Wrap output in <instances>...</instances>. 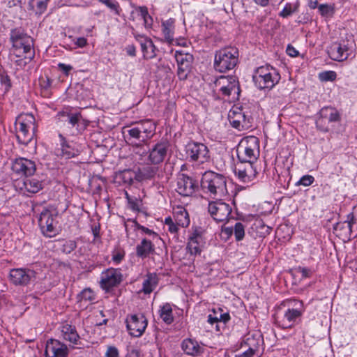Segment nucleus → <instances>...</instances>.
I'll list each match as a JSON object with an SVG mask.
<instances>
[{
  "instance_id": "1",
  "label": "nucleus",
  "mask_w": 357,
  "mask_h": 357,
  "mask_svg": "<svg viewBox=\"0 0 357 357\" xmlns=\"http://www.w3.org/2000/svg\"><path fill=\"white\" fill-rule=\"evenodd\" d=\"M10 40L12 43L14 54L17 57H23V59L17 60V65L25 66L31 61L35 55L33 49V40L20 28L11 29Z\"/></svg>"
},
{
  "instance_id": "2",
  "label": "nucleus",
  "mask_w": 357,
  "mask_h": 357,
  "mask_svg": "<svg viewBox=\"0 0 357 357\" xmlns=\"http://www.w3.org/2000/svg\"><path fill=\"white\" fill-rule=\"evenodd\" d=\"M156 124L151 119L132 122L123 128L128 144L147 143L155 135Z\"/></svg>"
},
{
  "instance_id": "3",
  "label": "nucleus",
  "mask_w": 357,
  "mask_h": 357,
  "mask_svg": "<svg viewBox=\"0 0 357 357\" xmlns=\"http://www.w3.org/2000/svg\"><path fill=\"white\" fill-rule=\"evenodd\" d=\"M201 187L213 199H218L227 194L226 177L220 174L208 171L202 178Z\"/></svg>"
},
{
  "instance_id": "4",
  "label": "nucleus",
  "mask_w": 357,
  "mask_h": 357,
  "mask_svg": "<svg viewBox=\"0 0 357 357\" xmlns=\"http://www.w3.org/2000/svg\"><path fill=\"white\" fill-rule=\"evenodd\" d=\"M15 128L19 143L27 145L33 139L37 128L34 116L30 113L20 114L15 121Z\"/></svg>"
},
{
  "instance_id": "5",
  "label": "nucleus",
  "mask_w": 357,
  "mask_h": 357,
  "mask_svg": "<svg viewBox=\"0 0 357 357\" xmlns=\"http://www.w3.org/2000/svg\"><path fill=\"white\" fill-rule=\"evenodd\" d=\"M236 152L240 163L253 165L259 156V138L253 135L243 137L237 146Z\"/></svg>"
},
{
  "instance_id": "6",
  "label": "nucleus",
  "mask_w": 357,
  "mask_h": 357,
  "mask_svg": "<svg viewBox=\"0 0 357 357\" xmlns=\"http://www.w3.org/2000/svg\"><path fill=\"white\" fill-rule=\"evenodd\" d=\"M289 306L283 314H278L275 316V322L282 328H289L297 324L305 311L303 303L299 300H291L289 301Z\"/></svg>"
},
{
  "instance_id": "7",
  "label": "nucleus",
  "mask_w": 357,
  "mask_h": 357,
  "mask_svg": "<svg viewBox=\"0 0 357 357\" xmlns=\"http://www.w3.org/2000/svg\"><path fill=\"white\" fill-rule=\"evenodd\" d=\"M238 50L235 47H226L216 51L214 68L220 73L232 70L238 63Z\"/></svg>"
},
{
  "instance_id": "8",
  "label": "nucleus",
  "mask_w": 357,
  "mask_h": 357,
  "mask_svg": "<svg viewBox=\"0 0 357 357\" xmlns=\"http://www.w3.org/2000/svg\"><path fill=\"white\" fill-rule=\"evenodd\" d=\"M280 79L279 73L270 66L259 67L253 75L255 84L260 90L271 89Z\"/></svg>"
},
{
  "instance_id": "9",
  "label": "nucleus",
  "mask_w": 357,
  "mask_h": 357,
  "mask_svg": "<svg viewBox=\"0 0 357 357\" xmlns=\"http://www.w3.org/2000/svg\"><path fill=\"white\" fill-rule=\"evenodd\" d=\"M215 85L218 88L222 98L232 96L234 100L238 99L241 89L238 79L236 76H220L215 80Z\"/></svg>"
},
{
  "instance_id": "10",
  "label": "nucleus",
  "mask_w": 357,
  "mask_h": 357,
  "mask_svg": "<svg viewBox=\"0 0 357 357\" xmlns=\"http://www.w3.org/2000/svg\"><path fill=\"white\" fill-rule=\"evenodd\" d=\"M60 115L63 118V125L71 135H77L83 132L89 125L80 112H62Z\"/></svg>"
},
{
  "instance_id": "11",
  "label": "nucleus",
  "mask_w": 357,
  "mask_h": 357,
  "mask_svg": "<svg viewBox=\"0 0 357 357\" xmlns=\"http://www.w3.org/2000/svg\"><path fill=\"white\" fill-rule=\"evenodd\" d=\"M57 215L54 214L50 210L44 208L40 213L38 225L42 234L48 238L54 237L59 231L56 228V218Z\"/></svg>"
},
{
  "instance_id": "12",
  "label": "nucleus",
  "mask_w": 357,
  "mask_h": 357,
  "mask_svg": "<svg viewBox=\"0 0 357 357\" xmlns=\"http://www.w3.org/2000/svg\"><path fill=\"white\" fill-rule=\"evenodd\" d=\"M185 154L189 161L203 164L210 158L208 147L199 142H190L185 146Z\"/></svg>"
},
{
  "instance_id": "13",
  "label": "nucleus",
  "mask_w": 357,
  "mask_h": 357,
  "mask_svg": "<svg viewBox=\"0 0 357 357\" xmlns=\"http://www.w3.org/2000/svg\"><path fill=\"white\" fill-rule=\"evenodd\" d=\"M261 342H262V339L260 335H252L246 339L245 344L248 347V349L243 350V348H241L236 351L227 352L225 357H256Z\"/></svg>"
},
{
  "instance_id": "14",
  "label": "nucleus",
  "mask_w": 357,
  "mask_h": 357,
  "mask_svg": "<svg viewBox=\"0 0 357 357\" xmlns=\"http://www.w3.org/2000/svg\"><path fill=\"white\" fill-rule=\"evenodd\" d=\"M123 280L121 269L109 268L102 271L100 275V286L107 292L117 287Z\"/></svg>"
},
{
  "instance_id": "15",
  "label": "nucleus",
  "mask_w": 357,
  "mask_h": 357,
  "mask_svg": "<svg viewBox=\"0 0 357 357\" xmlns=\"http://www.w3.org/2000/svg\"><path fill=\"white\" fill-rule=\"evenodd\" d=\"M126 323L129 334L135 337H141L148 325L147 319L143 314L128 315Z\"/></svg>"
},
{
  "instance_id": "16",
  "label": "nucleus",
  "mask_w": 357,
  "mask_h": 357,
  "mask_svg": "<svg viewBox=\"0 0 357 357\" xmlns=\"http://www.w3.org/2000/svg\"><path fill=\"white\" fill-rule=\"evenodd\" d=\"M10 281L15 286L25 287L36 279V272L31 268H13L9 274Z\"/></svg>"
},
{
  "instance_id": "17",
  "label": "nucleus",
  "mask_w": 357,
  "mask_h": 357,
  "mask_svg": "<svg viewBox=\"0 0 357 357\" xmlns=\"http://www.w3.org/2000/svg\"><path fill=\"white\" fill-rule=\"evenodd\" d=\"M192 233L188 237L187 249L190 255H200L202 248L205 245L204 234L206 230L202 227L193 226Z\"/></svg>"
},
{
  "instance_id": "18",
  "label": "nucleus",
  "mask_w": 357,
  "mask_h": 357,
  "mask_svg": "<svg viewBox=\"0 0 357 357\" xmlns=\"http://www.w3.org/2000/svg\"><path fill=\"white\" fill-rule=\"evenodd\" d=\"M208 211L216 222H223L230 215L231 207L229 204L218 199L209 202Z\"/></svg>"
},
{
  "instance_id": "19",
  "label": "nucleus",
  "mask_w": 357,
  "mask_h": 357,
  "mask_svg": "<svg viewBox=\"0 0 357 357\" xmlns=\"http://www.w3.org/2000/svg\"><path fill=\"white\" fill-rule=\"evenodd\" d=\"M175 59L178 66L177 75L179 79L185 80L191 71L193 56L190 53L176 51Z\"/></svg>"
},
{
  "instance_id": "20",
  "label": "nucleus",
  "mask_w": 357,
  "mask_h": 357,
  "mask_svg": "<svg viewBox=\"0 0 357 357\" xmlns=\"http://www.w3.org/2000/svg\"><path fill=\"white\" fill-rule=\"evenodd\" d=\"M12 171L19 176H30L34 174L36 165L34 161L25 158H16L12 163Z\"/></svg>"
},
{
  "instance_id": "21",
  "label": "nucleus",
  "mask_w": 357,
  "mask_h": 357,
  "mask_svg": "<svg viewBox=\"0 0 357 357\" xmlns=\"http://www.w3.org/2000/svg\"><path fill=\"white\" fill-rule=\"evenodd\" d=\"M169 148V144L167 141H160L154 144L149 149L148 164L155 165L162 162L167 155Z\"/></svg>"
},
{
  "instance_id": "22",
  "label": "nucleus",
  "mask_w": 357,
  "mask_h": 357,
  "mask_svg": "<svg viewBox=\"0 0 357 357\" xmlns=\"http://www.w3.org/2000/svg\"><path fill=\"white\" fill-rule=\"evenodd\" d=\"M228 119L231 126L238 130H245L250 127V117L247 116L240 107L231 109Z\"/></svg>"
},
{
  "instance_id": "23",
  "label": "nucleus",
  "mask_w": 357,
  "mask_h": 357,
  "mask_svg": "<svg viewBox=\"0 0 357 357\" xmlns=\"http://www.w3.org/2000/svg\"><path fill=\"white\" fill-rule=\"evenodd\" d=\"M198 188L197 183L192 177L181 174L176 179V192L184 197L191 196Z\"/></svg>"
},
{
  "instance_id": "24",
  "label": "nucleus",
  "mask_w": 357,
  "mask_h": 357,
  "mask_svg": "<svg viewBox=\"0 0 357 357\" xmlns=\"http://www.w3.org/2000/svg\"><path fill=\"white\" fill-rule=\"evenodd\" d=\"M68 349L67 346L55 339H50L46 343L45 357H68Z\"/></svg>"
},
{
  "instance_id": "25",
  "label": "nucleus",
  "mask_w": 357,
  "mask_h": 357,
  "mask_svg": "<svg viewBox=\"0 0 357 357\" xmlns=\"http://www.w3.org/2000/svg\"><path fill=\"white\" fill-rule=\"evenodd\" d=\"M230 319L228 312H222L221 308H218L217 310L213 309L212 313L208 315L207 321L211 325L215 324L216 331L220 332L225 328L226 324Z\"/></svg>"
},
{
  "instance_id": "26",
  "label": "nucleus",
  "mask_w": 357,
  "mask_h": 357,
  "mask_svg": "<svg viewBox=\"0 0 357 357\" xmlns=\"http://www.w3.org/2000/svg\"><path fill=\"white\" fill-rule=\"evenodd\" d=\"M234 172L238 179L243 183L251 181L252 178L255 177L257 174L253 165L250 163L237 164L235 167Z\"/></svg>"
},
{
  "instance_id": "27",
  "label": "nucleus",
  "mask_w": 357,
  "mask_h": 357,
  "mask_svg": "<svg viewBox=\"0 0 357 357\" xmlns=\"http://www.w3.org/2000/svg\"><path fill=\"white\" fill-rule=\"evenodd\" d=\"M60 331L64 340L74 345L79 344L80 337L75 326L68 323H63L60 326Z\"/></svg>"
},
{
  "instance_id": "28",
  "label": "nucleus",
  "mask_w": 357,
  "mask_h": 357,
  "mask_svg": "<svg viewBox=\"0 0 357 357\" xmlns=\"http://www.w3.org/2000/svg\"><path fill=\"white\" fill-rule=\"evenodd\" d=\"M348 48L344 44L333 43L328 49V54L331 59L343 61L349 56Z\"/></svg>"
},
{
  "instance_id": "29",
  "label": "nucleus",
  "mask_w": 357,
  "mask_h": 357,
  "mask_svg": "<svg viewBox=\"0 0 357 357\" xmlns=\"http://www.w3.org/2000/svg\"><path fill=\"white\" fill-rule=\"evenodd\" d=\"M135 37L140 44L144 59H149L155 57V47L151 39L142 35H135Z\"/></svg>"
},
{
  "instance_id": "30",
  "label": "nucleus",
  "mask_w": 357,
  "mask_h": 357,
  "mask_svg": "<svg viewBox=\"0 0 357 357\" xmlns=\"http://www.w3.org/2000/svg\"><path fill=\"white\" fill-rule=\"evenodd\" d=\"M181 349L183 352L188 356H197L201 355L204 349L199 343L192 339L188 338L183 340Z\"/></svg>"
},
{
  "instance_id": "31",
  "label": "nucleus",
  "mask_w": 357,
  "mask_h": 357,
  "mask_svg": "<svg viewBox=\"0 0 357 357\" xmlns=\"http://www.w3.org/2000/svg\"><path fill=\"white\" fill-rule=\"evenodd\" d=\"M155 253V246L153 243L147 238H143L136 246V255L142 259H146L150 255Z\"/></svg>"
},
{
  "instance_id": "32",
  "label": "nucleus",
  "mask_w": 357,
  "mask_h": 357,
  "mask_svg": "<svg viewBox=\"0 0 357 357\" xmlns=\"http://www.w3.org/2000/svg\"><path fill=\"white\" fill-rule=\"evenodd\" d=\"M333 233L339 238L345 241L351 237L352 230L345 220L340 221L333 225Z\"/></svg>"
},
{
  "instance_id": "33",
  "label": "nucleus",
  "mask_w": 357,
  "mask_h": 357,
  "mask_svg": "<svg viewBox=\"0 0 357 357\" xmlns=\"http://www.w3.org/2000/svg\"><path fill=\"white\" fill-rule=\"evenodd\" d=\"M146 143H137L131 144L132 146V151L135 157V160H138L139 163L148 164V155L149 153V148L146 145Z\"/></svg>"
},
{
  "instance_id": "34",
  "label": "nucleus",
  "mask_w": 357,
  "mask_h": 357,
  "mask_svg": "<svg viewBox=\"0 0 357 357\" xmlns=\"http://www.w3.org/2000/svg\"><path fill=\"white\" fill-rule=\"evenodd\" d=\"M174 218L176 224L181 227H187L190 225V218L188 211L183 206L174 208Z\"/></svg>"
},
{
  "instance_id": "35",
  "label": "nucleus",
  "mask_w": 357,
  "mask_h": 357,
  "mask_svg": "<svg viewBox=\"0 0 357 357\" xmlns=\"http://www.w3.org/2000/svg\"><path fill=\"white\" fill-rule=\"evenodd\" d=\"M158 277L155 273H149L143 282L142 291L149 294L151 293L158 284Z\"/></svg>"
},
{
  "instance_id": "36",
  "label": "nucleus",
  "mask_w": 357,
  "mask_h": 357,
  "mask_svg": "<svg viewBox=\"0 0 357 357\" xmlns=\"http://www.w3.org/2000/svg\"><path fill=\"white\" fill-rule=\"evenodd\" d=\"M174 19L170 18L162 22L163 36L165 40L169 43L174 40Z\"/></svg>"
},
{
  "instance_id": "37",
  "label": "nucleus",
  "mask_w": 357,
  "mask_h": 357,
  "mask_svg": "<svg viewBox=\"0 0 357 357\" xmlns=\"http://www.w3.org/2000/svg\"><path fill=\"white\" fill-rule=\"evenodd\" d=\"M319 115L325 118L326 119V122L328 123L337 122L340 120V116L338 111L331 107H323L319 112Z\"/></svg>"
},
{
  "instance_id": "38",
  "label": "nucleus",
  "mask_w": 357,
  "mask_h": 357,
  "mask_svg": "<svg viewBox=\"0 0 357 357\" xmlns=\"http://www.w3.org/2000/svg\"><path fill=\"white\" fill-rule=\"evenodd\" d=\"M160 317L166 324H171L174 321V316L172 305L169 303H166L160 307L159 310Z\"/></svg>"
},
{
  "instance_id": "39",
  "label": "nucleus",
  "mask_w": 357,
  "mask_h": 357,
  "mask_svg": "<svg viewBox=\"0 0 357 357\" xmlns=\"http://www.w3.org/2000/svg\"><path fill=\"white\" fill-rule=\"evenodd\" d=\"M23 185L24 189L31 193H37L43 188V184L40 181L36 178H26Z\"/></svg>"
},
{
  "instance_id": "40",
  "label": "nucleus",
  "mask_w": 357,
  "mask_h": 357,
  "mask_svg": "<svg viewBox=\"0 0 357 357\" xmlns=\"http://www.w3.org/2000/svg\"><path fill=\"white\" fill-rule=\"evenodd\" d=\"M158 167L147 166L140 169L136 174V179L141 181L144 180L151 179L155 176L158 172Z\"/></svg>"
},
{
  "instance_id": "41",
  "label": "nucleus",
  "mask_w": 357,
  "mask_h": 357,
  "mask_svg": "<svg viewBox=\"0 0 357 357\" xmlns=\"http://www.w3.org/2000/svg\"><path fill=\"white\" fill-rule=\"evenodd\" d=\"M78 153V150L63 142L61 144V148L57 150L56 154L57 155L65 158L66 159H70L77 155Z\"/></svg>"
},
{
  "instance_id": "42",
  "label": "nucleus",
  "mask_w": 357,
  "mask_h": 357,
  "mask_svg": "<svg viewBox=\"0 0 357 357\" xmlns=\"http://www.w3.org/2000/svg\"><path fill=\"white\" fill-rule=\"evenodd\" d=\"M52 84L51 79L47 77H40L39 78V85L42 90V93L45 96H47L49 95V89Z\"/></svg>"
},
{
  "instance_id": "43",
  "label": "nucleus",
  "mask_w": 357,
  "mask_h": 357,
  "mask_svg": "<svg viewBox=\"0 0 357 357\" xmlns=\"http://www.w3.org/2000/svg\"><path fill=\"white\" fill-rule=\"evenodd\" d=\"M298 8V3L293 6L290 3H286L282 10L280 13L279 15L283 18L288 17L293 13L296 12Z\"/></svg>"
},
{
  "instance_id": "44",
  "label": "nucleus",
  "mask_w": 357,
  "mask_h": 357,
  "mask_svg": "<svg viewBox=\"0 0 357 357\" xmlns=\"http://www.w3.org/2000/svg\"><path fill=\"white\" fill-rule=\"evenodd\" d=\"M234 234L236 241H240L245 236V226L240 222L235 224L234 227Z\"/></svg>"
},
{
  "instance_id": "45",
  "label": "nucleus",
  "mask_w": 357,
  "mask_h": 357,
  "mask_svg": "<svg viewBox=\"0 0 357 357\" xmlns=\"http://www.w3.org/2000/svg\"><path fill=\"white\" fill-rule=\"evenodd\" d=\"M126 252L121 248L115 249L112 252V259L115 264H119L124 259Z\"/></svg>"
},
{
  "instance_id": "46",
  "label": "nucleus",
  "mask_w": 357,
  "mask_h": 357,
  "mask_svg": "<svg viewBox=\"0 0 357 357\" xmlns=\"http://www.w3.org/2000/svg\"><path fill=\"white\" fill-rule=\"evenodd\" d=\"M336 77V73L332 70L322 72L319 75V78L322 82L334 81Z\"/></svg>"
},
{
  "instance_id": "47",
  "label": "nucleus",
  "mask_w": 357,
  "mask_h": 357,
  "mask_svg": "<svg viewBox=\"0 0 357 357\" xmlns=\"http://www.w3.org/2000/svg\"><path fill=\"white\" fill-rule=\"evenodd\" d=\"M316 126L318 130L324 132H327L329 130L328 123L326 122V119L321 115L316 120Z\"/></svg>"
},
{
  "instance_id": "48",
  "label": "nucleus",
  "mask_w": 357,
  "mask_h": 357,
  "mask_svg": "<svg viewBox=\"0 0 357 357\" xmlns=\"http://www.w3.org/2000/svg\"><path fill=\"white\" fill-rule=\"evenodd\" d=\"M77 248V243L73 240L66 241L62 245L61 250L66 254L71 253Z\"/></svg>"
},
{
  "instance_id": "49",
  "label": "nucleus",
  "mask_w": 357,
  "mask_h": 357,
  "mask_svg": "<svg viewBox=\"0 0 357 357\" xmlns=\"http://www.w3.org/2000/svg\"><path fill=\"white\" fill-rule=\"evenodd\" d=\"M314 181V178L312 175H304L296 183V185L310 186Z\"/></svg>"
},
{
  "instance_id": "50",
  "label": "nucleus",
  "mask_w": 357,
  "mask_h": 357,
  "mask_svg": "<svg viewBox=\"0 0 357 357\" xmlns=\"http://www.w3.org/2000/svg\"><path fill=\"white\" fill-rule=\"evenodd\" d=\"M0 84L4 88L5 91H8L11 86L10 79L6 74H0Z\"/></svg>"
},
{
  "instance_id": "51",
  "label": "nucleus",
  "mask_w": 357,
  "mask_h": 357,
  "mask_svg": "<svg viewBox=\"0 0 357 357\" xmlns=\"http://www.w3.org/2000/svg\"><path fill=\"white\" fill-rule=\"evenodd\" d=\"M82 300L93 301L95 299L94 293L90 289H85L81 292Z\"/></svg>"
},
{
  "instance_id": "52",
  "label": "nucleus",
  "mask_w": 357,
  "mask_h": 357,
  "mask_svg": "<svg viewBox=\"0 0 357 357\" xmlns=\"http://www.w3.org/2000/svg\"><path fill=\"white\" fill-rule=\"evenodd\" d=\"M126 198L128 199V204L130 205V207L134 210H139V202L136 198L133 199L132 197H130L127 192H126Z\"/></svg>"
},
{
  "instance_id": "53",
  "label": "nucleus",
  "mask_w": 357,
  "mask_h": 357,
  "mask_svg": "<svg viewBox=\"0 0 357 357\" xmlns=\"http://www.w3.org/2000/svg\"><path fill=\"white\" fill-rule=\"evenodd\" d=\"M347 225L349 226L350 229H352L353 227L357 224V220L355 214L351 212L347 214L346 220H344Z\"/></svg>"
},
{
  "instance_id": "54",
  "label": "nucleus",
  "mask_w": 357,
  "mask_h": 357,
  "mask_svg": "<svg viewBox=\"0 0 357 357\" xmlns=\"http://www.w3.org/2000/svg\"><path fill=\"white\" fill-rule=\"evenodd\" d=\"M105 6L108 7L110 10L114 11L115 14H120L121 8L118 2L112 1L110 0L109 3H107Z\"/></svg>"
},
{
  "instance_id": "55",
  "label": "nucleus",
  "mask_w": 357,
  "mask_h": 357,
  "mask_svg": "<svg viewBox=\"0 0 357 357\" xmlns=\"http://www.w3.org/2000/svg\"><path fill=\"white\" fill-rule=\"evenodd\" d=\"M318 9L322 16H327L332 10L331 7L328 4H321L318 6Z\"/></svg>"
},
{
  "instance_id": "56",
  "label": "nucleus",
  "mask_w": 357,
  "mask_h": 357,
  "mask_svg": "<svg viewBox=\"0 0 357 357\" xmlns=\"http://www.w3.org/2000/svg\"><path fill=\"white\" fill-rule=\"evenodd\" d=\"M106 357H119V351L115 347L110 346L107 348Z\"/></svg>"
},
{
  "instance_id": "57",
  "label": "nucleus",
  "mask_w": 357,
  "mask_h": 357,
  "mask_svg": "<svg viewBox=\"0 0 357 357\" xmlns=\"http://www.w3.org/2000/svg\"><path fill=\"white\" fill-rule=\"evenodd\" d=\"M58 67L66 75H68L70 71L73 69V67L70 65H67L63 63H59L58 64Z\"/></svg>"
},
{
  "instance_id": "58",
  "label": "nucleus",
  "mask_w": 357,
  "mask_h": 357,
  "mask_svg": "<svg viewBox=\"0 0 357 357\" xmlns=\"http://www.w3.org/2000/svg\"><path fill=\"white\" fill-rule=\"evenodd\" d=\"M287 54L290 56L295 57L298 55V51L296 50L292 45H288L286 50Z\"/></svg>"
},
{
  "instance_id": "59",
  "label": "nucleus",
  "mask_w": 357,
  "mask_h": 357,
  "mask_svg": "<svg viewBox=\"0 0 357 357\" xmlns=\"http://www.w3.org/2000/svg\"><path fill=\"white\" fill-rule=\"evenodd\" d=\"M298 272L301 273L303 278H310L312 275L311 270L305 267H299Z\"/></svg>"
},
{
  "instance_id": "60",
  "label": "nucleus",
  "mask_w": 357,
  "mask_h": 357,
  "mask_svg": "<svg viewBox=\"0 0 357 357\" xmlns=\"http://www.w3.org/2000/svg\"><path fill=\"white\" fill-rule=\"evenodd\" d=\"M137 227L139 229L142 230L144 234H148V235H153L155 237H158L157 233H155L153 230H151L149 228L145 227L144 226H142V225H140L138 224H137Z\"/></svg>"
},
{
  "instance_id": "61",
  "label": "nucleus",
  "mask_w": 357,
  "mask_h": 357,
  "mask_svg": "<svg viewBox=\"0 0 357 357\" xmlns=\"http://www.w3.org/2000/svg\"><path fill=\"white\" fill-rule=\"evenodd\" d=\"M75 44L78 47H84L87 45V40L84 37H79L76 39V41L75 42Z\"/></svg>"
},
{
  "instance_id": "62",
  "label": "nucleus",
  "mask_w": 357,
  "mask_h": 357,
  "mask_svg": "<svg viewBox=\"0 0 357 357\" xmlns=\"http://www.w3.org/2000/svg\"><path fill=\"white\" fill-rule=\"evenodd\" d=\"M139 10L142 18L149 17L151 21L152 20V18L149 14L148 9L146 6H140L139 8Z\"/></svg>"
},
{
  "instance_id": "63",
  "label": "nucleus",
  "mask_w": 357,
  "mask_h": 357,
  "mask_svg": "<svg viewBox=\"0 0 357 357\" xmlns=\"http://www.w3.org/2000/svg\"><path fill=\"white\" fill-rule=\"evenodd\" d=\"M140 351L136 349L128 350L126 357H140Z\"/></svg>"
},
{
  "instance_id": "64",
  "label": "nucleus",
  "mask_w": 357,
  "mask_h": 357,
  "mask_svg": "<svg viewBox=\"0 0 357 357\" xmlns=\"http://www.w3.org/2000/svg\"><path fill=\"white\" fill-rule=\"evenodd\" d=\"M168 231L173 234H176L178 231V225L176 223L170 224L168 227Z\"/></svg>"
}]
</instances>
